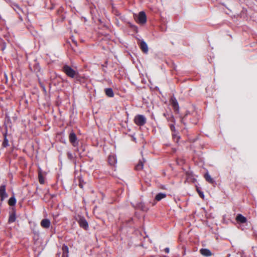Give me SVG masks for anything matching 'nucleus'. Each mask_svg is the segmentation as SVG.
Returning a JSON list of instances; mask_svg holds the SVG:
<instances>
[{
  "instance_id": "1",
  "label": "nucleus",
  "mask_w": 257,
  "mask_h": 257,
  "mask_svg": "<svg viewBox=\"0 0 257 257\" xmlns=\"http://www.w3.org/2000/svg\"><path fill=\"white\" fill-rule=\"evenodd\" d=\"M63 72L69 77L74 78L78 73L73 69L70 66L65 65L63 67Z\"/></svg>"
},
{
  "instance_id": "2",
  "label": "nucleus",
  "mask_w": 257,
  "mask_h": 257,
  "mask_svg": "<svg viewBox=\"0 0 257 257\" xmlns=\"http://www.w3.org/2000/svg\"><path fill=\"white\" fill-rule=\"evenodd\" d=\"M134 122L138 126H143L147 122L146 117L142 114H138L134 118Z\"/></svg>"
},
{
  "instance_id": "3",
  "label": "nucleus",
  "mask_w": 257,
  "mask_h": 257,
  "mask_svg": "<svg viewBox=\"0 0 257 257\" xmlns=\"http://www.w3.org/2000/svg\"><path fill=\"white\" fill-rule=\"evenodd\" d=\"M136 20L139 24H145L147 20V17L145 12L143 11L140 12L138 16H136Z\"/></svg>"
},
{
  "instance_id": "4",
  "label": "nucleus",
  "mask_w": 257,
  "mask_h": 257,
  "mask_svg": "<svg viewBox=\"0 0 257 257\" xmlns=\"http://www.w3.org/2000/svg\"><path fill=\"white\" fill-rule=\"evenodd\" d=\"M69 140L70 142L72 144L73 147H76L78 145V141L76 134L72 132L70 133L69 136Z\"/></svg>"
},
{
  "instance_id": "5",
  "label": "nucleus",
  "mask_w": 257,
  "mask_h": 257,
  "mask_svg": "<svg viewBox=\"0 0 257 257\" xmlns=\"http://www.w3.org/2000/svg\"><path fill=\"white\" fill-rule=\"evenodd\" d=\"M170 103L175 111H178L179 108V104L176 98L174 96L171 97L170 99Z\"/></svg>"
},
{
  "instance_id": "6",
  "label": "nucleus",
  "mask_w": 257,
  "mask_h": 257,
  "mask_svg": "<svg viewBox=\"0 0 257 257\" xmlns=\"http://www.w3.org/2000/svg\"><path fill=\"white\" fill-rule=\"evenodd\" d=\"M78 223L79 225L83 228L84 229L87 230L88 228V224L86 220L84 217L80 218Z\"/></svg>"
},
{
  "instance_id": "7",
  "label": "nucleus",
  "mask_w": 257,
  "mask_h": 257,
  "mask_svg": "<svg viewBox=\"0 0 257 257\" xmlns=\"http://www.w3.org/2000/svg\"><path fill=\"white\" fill-rule=\"evenodd\" d=\"M0 197L1 198V200H3L8 197L7 194L6 192V185H2L0 186Z\"/></svg>"
},
{
  "instance_id": "8",
  "label": "nucleus",
  "mask_w": 257,
  "mask_h": 257,
  "mask_svg": "<svg viewBox=\"0 0 257 257\" xmlns=\"http://www.w3.org/2000/svg\"><path fill=\"white\" fill-rule=\"evenodd\" d=\"M108 162L110 165L114 166L117 162L115 155L114 154L110 155L108 158Z\"/></svg>"
},
{
  "instance_id": "9",
  "label": "nucleus",
  "mask_w": 257,
  "mask_h": 257,
  "mask_svg": "<svg viewBox=\"0 0 257 257\" xmlns=\"http://www.w3.org/2000/svg\"><path fill=\"white\" fill-rule=\"evenodd\" d=\"M200 252L202 255L206 257H208L212 255L211 251L207 248H201L200 250Z\"/></svg>"
},
{
  "instance_id": "10",
  "label": "nucleus",
  "mask_w": 257,
  "mask_h": 257,
  "mask_svg": "<svg viewBox=\"0 0 257 257\" xmlns=\"http://www.w3.org/2000/svg\"><path fill=\"white\" fill-rule=\"evenodd\" d=\"M140 46L142 51L145 53H147L148 52V45L146 42L142 41L140 42Z\"/></svg>"
},
{
  "instance_id": "11",
  "label": "nucleus",
  "mask_w": 257,
  "mask_h": 257,
  "mask_svg": "<svg viewBox=\"0 0 257 257\" xmlns=\"http://www.w3.org/2000/svg\"><path fill=\"white\" fill-rule=\"evenodd\" d=\"M41 225L44 228H48L50 225V221L48 219H44L41 222Z\"/></svg>"
},
{
  "instance_id": "12",
  "label": "nucleus",
  "mask_w": 257,
  "mask_h": 257,
  "mask_svg": "<svg viewBox=\"0 0 257 257\" xmlns=\"http://www.w3.org/2000/svg\"><path fill=\"white\" fill-rule=\"evenodd\" d=\"M236 220L237 222L244 223L246 222V218L241 214H239L236 216Z\"/></svg>"
},
{
  "instance_id": "13",
  "label": "nucleus",
  "mask_w": 257,
  "mask_h": 257,
  "mask_svg": "<svg viewBox=\"0 0 257 257\" xmlns=\"http://www.w3.org/2000/svg\"><path fill=\"white\" fill-rule=\"evenodd\" d=\"M62 249L63 251L62 257H68L69 252L68 246L67 245H63Z\"/></svg>"
},
{
  "instance_id": "14",
  "label": "nucleus",
  "mask_w": 257,
  "mask_h": 257,
  "mask_svg": "<svg viewBox=\"0 0 257 257\" xmlns=\"http://www.w3.org/2000/svg\"><path fill=\"white\" fill-rule=\"evenodd\" d=\"M166 197V194L163 193H160L157 194L155 196V200L159 201L161 199L165 198Z\"/></svg>"
},
{
  "instance_id": "15",
  "label": "nucleus",
  "mask_w": 257,
  "mask_h": 257,
  "mask_svg": "<svg viewBox=\"0 0 257 257\" xmlns=\"http://www.w3.org/2000/svg\"><path fill=\"white\" fill-rule=\"evenodd\" d=\"M105 94L109 97H112L114 96V93L112 89L110 88H106L105 89Z\"/></svg>"
},
{
  "instance_id": "16",
  "label": "nucleus",
  "mask_w": 257,
  "mask_h": 257,
  "mask_svg": "<svg viewBox=\"0 0 257 257\" xmlns=\"http://www.w3.org/2000/svg\"><path fill=\"white\" fill-rule=\"evenodd\" d=\"M204 178L205 179V180L208 182H209V183L210 184H213L215 181L214 180L211 178V177L210 176V175L208 174V172H207L205 175H204Z\"/></svg>"
},
{
  "instance_id": "17",
  "label": "nucleus",
  "mask_w": 257,
  "mask_h": 257,
  "mask_svg": "<svg viewBox=\"0 0 257 257\" xmlns=\"http://www.w3.org/2000/svg\"><path fill=\"white\" fill-rule=\"evenodd\" d=\"M163 115L166 117L168 121L174 122L175 119L173 115L172 114L164 113Z\"/></svg>"
},
{
  "instance_id": "18",
  "label": "nucleus",
  "mask_w": 257,
  "mask_h": 257,
  "mask_svg": "<svg viewBox=\"0 0 257 257\" xmlns=\"http://www.w3.org/2000/svg\"><path fill=\"white\" fill-rule=\"evenodd\" d=\"M38 178H39V181L40 184H43L45 183V179L44 177L42 174V171L41 169L39 170L38 173Z\"/></svg>"
},
{
  "instance_id": "19",
  "label": "nucleus",
  "mask_w": 257,
  "mask_h": 257,
  "mask_svg": "<svg viewBox=\"0 0 257 257\" xmlns=\"http://www.w3.org/2000/svg\"><path fill=\"white\" fill-rule=\"evenodd\" d=\"M137 208L140 209L141 210H142V211H146L147 210V208L146 207L145 205L144 204V203H142V202H140L139 203H138L137 204Z\"/></svg>"
},
{
  "instance_id": "20",
  "label": "nucleus",
  "mask_w": 257,
  "mask_h": 257,
  "mask_svg": "<svg viewBox=\"0 0 257 257\" xmlns=\"http://www.w3.org/2000/svg\"><path fill=\"white\" fill-rule=\"evenodd\" d=\"M144 166L143 162L140 161L138 164L136 166V169L137 170H141L143 169Z\"/></svg>"
},
{
  "instance_id": "21",
  "label": "nucleus",
  "mask_w": 257,
  "mask_h": 257,
  "mask_svg": "<svg viewBox=\"0 0 257 257\" xmlns=\"http://www.w3.org/2000/svg\"><path fill=\"white\" fill-rule=\"evenodd\" d=\"M16 203V199L14 197H12L9 200V204L10 206H14Z\"/></svg>"
},
{
  "instance_id": "22",
  "label": "nucleus",
  "mask_w": 257,
  "mask_h": 257,
  "mask_svg": "<svg viewBox=\"0 0 257 257\" xmlns=\"http://www.w3.org/2000/svg\"><path fill=\"white\" fill-rule=\"evenodd\" d=\"M16 215L15 213H12L10 215L9 222L10 223L14 222L16 220Z\"/></svg>"
},
{
  "instance_id": "23",
  "label": "nucleus",
  "mask_w": 257,
  "mask_h": 257,
  "mask_svg": "<svg viewBox=\"0 0 257 257\" xmlns=\"http://www.w3.org/2000/svg\"><path fill=\"white\" fill-rule=\"evenodd\" d=\"M3 146L4 147H7L9 146V141L7 138L6 135L5 136L4 141L3 143Z\"/></svg>"
},
{
  "instance_id": "24",
  "label": "nucleus",
  "mask_w": 257,
  "mask_h": 257,
  "mask_svg": "<svg viewBox=\"0 0 257 257\" xmlns=\"http://www.w3.org/2000/svg\"><path fill=\"white\" fill-rule=\"evenodd\" d=\"M197 192L200 196V197L202 198H204V194H203V192H202L201 191L199 190L198 189H197Z\"/></svg>"
},
{
  "instance_id": "25",
  "label": "nucleus",
  "mask_w": 257,
  "mask_h": 257,
  "mask_svg": "<svg viewBox=\"0 0 257 257\" xmlns=\"http://www.w3.org/2000/svg\"><path fill=\"white\" fill-rule=\"evenodd\" d=\"M67 156H68V158L70 159V160H72L73 159V154L70 153V152H68L67 153Z\"/></svg>"
},
{
  "instance_id": "26",
  "label": "nucleus",
  "mask_w": 257,
  "mask_h": 257,
  "mask_svg": "<svg viewBox=\"0 0 257 257\" xmlns=\"http://www.w3.org/2000/svg\"><path fill=\"white\" fill-rule=\"evenodd\" d=\"M170 127L172 131H174L175 130V127L174 124H170Z\"/></svg>"
},
{
  "instance_id": "27",
  "label": "nucleus",
  "mask_w": 257,
  "mask_h": 257,
  "mask_svg": "<svg viewBox=\"0 0 257 257\" xmlns=\"http://www.w3.org/2000/svg\"><path fill=\"white\" fill-rule=\"evenodd\" d=\"M164 250L167 253L169 252V248L168 247L165 248Z\"/></svg>"
},
{
  "instance_id": "28",
  "label": "nucleus",
  "mask_w": 257,
  "mask_h": 257,
  "mask_svg": "<svg viewBox=\"0 0 257 257\" xmlns=\"http://www.w3.org/2000/svg\"><path fill=\"white\" fill-rule=\"evenodd\" d=\"M79 186L80 188H83V184L81 183V182H80L79 183Z\"/></svg>"
},
{
  "instance_id": "29",
  "label": "nucleus",
  "mask_w": 257,
  "mask_h": 257,
  "mask_svg": "<svg viewBox=\"0 0 257 257\" xmlns=\"http://www.w3.org/2000/svg\"><path fill=\"white\" fill-rule=\"evenodd\" d=\"M16 8H17L18 9H19V6H16Z\"/></svg>"
},
{
  "instance_id": "30",
  "label": "nucleus",
  "mask_w": 257,
  "mask_h": 257,
  "mask_svg": "<svg viewBox=\"0 0 257 257\" xmlns=\"http://www.w3.org/2000/svg\"><path fill=\"white\" fill-rule=\"evenodd\" d=\"M73 42H74L75 44H76V42L75 41H73Z\"/></svg>"
},
{
  "instance_id": "31",
  "label": "nucleus",
  "mask_w": 257,
  "mask_h": 257,
  "mask_svg": "<svg viewBox=\"0 0 257 257\" xmlns=\"http://www.w3.org/2000/svg\"><path fill=\"white\" fill-rule=\"evenodd\" d=\"M57 255H58V256H59V255H60V253H58V254H57Z\"/></svg>"
}]
</instances>
